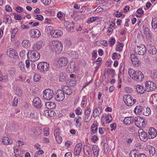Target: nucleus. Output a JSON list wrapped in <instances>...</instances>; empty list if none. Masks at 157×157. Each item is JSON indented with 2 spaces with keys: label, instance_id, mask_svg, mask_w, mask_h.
Segmentation results:
<instances>
[{
  "label": "nucleus",
  "instance_id": "obj_1",
  "mask_svg": "<svg viewBox=\"0 0 157 157\" xmlns=\"http://www.w3.org/2000/svg\"><path fill=\"white\" fill-rule=\"evenodd\" d=\"M49 46L51 49L55 52L61 51L63 48V44L59 41L54 40L50 41Z\"/></svg>",
  "mask_w": 157,
  "mask_h": 157
},
{
  "label": "nucleus",
  "instance_id": "obj_2",
  "mask_svg": "<svg viewBox=\"0 0 157 157\" xmlns=\"http://www.w3.org/2000/svg\"><path fill=\"white\" fill-rule=\"evenodd\" d=\"M27 57L33 62L38 60L40 58V53L36 51L30 50L27 53Z\"/></svg>",
  "mask_w": 157,
  "mask_h": 157
},
{
  "label": "nucleus",
  "instance_id": "obj_3",
  "mask_svg": "<svg viewBox=\"0 0 157 157\" xmlns=\"http://www.w3.org/2000/svg\"><path fill=\"white\" fill-rule=\"evenodd\" d=\"M54 95V93L52 90L47 89L43 91V98L46 100H50L53 97Z\"/></svg>",
  "mask_w": 157,
  "mask_h": 157
},
{
  "label": "nucleus",
  "instance_id": "obj_4",
  "mask_svg": "<svg viewBox=\"0 0 157 157\" xmlns=\"http://www.w3.org/2000/svg\"><path fill=\"white\" fill-rule=\"evenodd\" d=\"M123 99L126 104L128 106L132 105L136 102V100L133 99L132 97L129 95H124Z\"/></svg>",
  "mask_w": 157,
  "mask_h": 157
},
{
  "label": "nucleus",
  "instance_id": "obj_5",
  "mask_svg": "<svg viewBox=\"0 0 157 157\" xmlns=\"http://www.w3.org/2000/svg\"><path fill=\"white\" fill-rule=\"evenodd\" d=\"M146 90L147 92H150L155 90L156 88L155 84L153 82L148 81L146 82L145 84Z\"/></svg>",
  "mask_w": 157,
  "mask_h": 157
},
{
  "label": "nucleus",
  "instance_id": "obj_6",
  "mask_svg": "<svg viewBox=\"0 0 157 157\" xmlns=\"http://www.w3.org/2000/svg\"><path fill=\"white\" fill-rule=\"evenodd\" d=\"M38 69L41 72H44L48 71L50 68L48 63L46 62H42L39 63L37 67Z\"/></svg>",
  "mask_w": 157,
  "mask_h": 157
},
{
  "label": "nucleus",
  "instance_id": "obj_7",
  "mask_svg": "<svg viewBox=\"0 0 157 157\" xmlns=\"http://www.w3.org/2000/svg\"><path fill=\"white\" fill-rule=\"evenodd\" d=\"M137 49L135 50V52L139 55H144L147 51L146 48L144 44H140L139 46H137Z\"/></svg>",
  "mask_w": 157,
  "mask_h": 157
},
{
  "label": "nucleus",
  "instance_id": "obj_8",
  "mask_svg": "<svg viewBox=\"0 0 157 157\" xmlns=\"http://www.w3.org/2000/svg\"><path fill=\"white\" fill-rule=\"evenodd\" d=\"M55 99L57 101H61L64 98L65 95L62 90H58L56 92Z\"/></svg>",
  "mask_w": 157,
  "mask_h": 157
},
{
  "label": "nucleus",
  "instance_id": "obj_9",
  "mask_svg": "<svg viewBox=\"0 0 157 157\" xmlns=\"http://www.w3.org/2000/svg\"><path fill=\"white\" fill-rule=\"evenodd\" d=\"M134 122L137 127L140 128L144 124L145 121L142 117L138 116L134 118Z\"/></svg>",
  "mask_w": 157,
  "mask_h": 157
},
{
  "label": "nucleus",
  "instance_id": "obj_10",
  "mask_svg": "<svg viewBox=\"0 0 157 157\" xmlns=\"http://www.w3.org/2000/svg\"><path fill=\"white\" fill-rule=\"evenodd\" d=\"M138 134L140 139L144 141H146L148 139L147 133H146L142 129H139Z\"/></svg>",
  "mask_w": 157,
  "mask_h": 157
},
{
  "label": "nucleus",
  "instance_id": "obj_11",
  "mask_svg": "<svg viewBox=\"0 0 157 157\" xmlns=\"http://www.w3.org/2000/svg\"><path fill=\"white\" fill-rule=\"evenodd\" d=\"M45 44V42L42 41H38L33 44V49L35 51L38 50L44 46Z\"/></svg>",
  "mask_w": 157,
  "mask_h": 157
},
{
  "label": "nucleus",
  "instance_id": "obj_12",
  "mask_svg": "<svg viewBox=\"0 0 157 157\" xmlns=\"http://www.w3.org/2000/svg\"><path fill=\"white\" fill-rule=\"evenodd\" d=\"M68 63V59L66 57H62L58 61V64L61 67L66 66Z\"/></svg>",
  "mask_w": 157,
  "mask_h": 157
},
{
  "label": "nucleus",
  "instance_id": "obj_13",
  "mask_svg": "<svg viewBox=\"0 0 157 157\" xmlns=\"http://www.w3.org/2000/svg\"><path fill=\"white\" fill-rule=\"evenodd\" d=\"M50 34L53 37L57 38L63 35V33L60 30H52L50 32Z\"/></svg>",
  "mask_w": 157,
  "mask_h": 157
},
{
  "label": "nucleus",
  "instance_id": "obj_14",
  "mask_svg": "<svg viewBox=\"0 0 157 157\" xmlns=\"http://www.w3.org/2000/svg\"><path fill=\"white\" fill-rule=\"evenodd\" d=\"M144 78V75L141 71H136L133 79L137 81H141L143 80Z\"/></svg>",
  "mask_w": 157,
  "mask_h": 157
},
{
  "label": "nucleus",
  "instance_id": "obj_15",
  "mask_svg": "<svg viewBox=\"0 0 157 157\" xmlns=\"http://www.w3.org/2000/svg\"><path fill=\"white\" fill-rule=\"evenodd\" d=\"M29 33L30 37L33 38H38L40 35V31L36 29L31 30Z\"/></svg>",
  "mask_w": 157,
  "mask_h": 157
},
{
  "label": "nucleus",
  "instance_id": "obj_16",
  "mask_svg": "<svg viewBox=\"0 0 157 157\" xmlns=\"http://www.w3.org/2000/svg\"><path fill=\"white\" fill-rule=\"evenodd\" d=\"M62 91L67 95H71L72 92V90L71 86H63L62 87Z\"/></svg>",
  "mask_w": 157,
  "mask_h": 157
},
{
  "label": "nucleus",
  "instance_id": "obj_17",
  "mask_svg": "<svg viewBox=\"0 0 157 157\" xmlns=\"http://www.w3.org/2000/svg\"><path fill=\"white\" fill-rule=\"evenodd\" d=\"M68 71L69 72L72 73L74 72L77 69V67L75 63L73 62H70L67 67Z\"/></svg>",
  "mask_w": 157,
  "mask_h": 157
},
{
  "label": "nucleus",
  "instance_id": "obj_18",
  "mask_svg": "<svg viewBox=\"0 0 157 157\" xmlns=\"http://www.w3.org/2000/svg\"><path fill=\"white\" fill-rule=\"evenodd\" d=\"M82 147V144L81 143H79L76 144L74 150V154L75 155H78L79 154Z\"/></svg>",
  "mask_w": 157,
  "mask_h": 157
},
{
  "label": "nucleus",
  "instance_id": "obj_19",
  "mask_svg": "<svg viewBox=\"0 0 157 157\" xmlns=\"http://www.w3.org/2000/svg\"><path fill=\"white\" fill-rule=\"evenodd\" d=\"M149 138L151 139L155 137L157 135V132L156 129L153 128H150L148 131Z\"/></svg>",
  "mask_w": 157,
  "mask_h": 157
},
{
  "label": "nucleus",
  "instance_id": "obj_20",
  "mask_svg": "<svg viewBox=\"0 0 157 157\" xmlns=\"http://www.w3.org/2000/svg\"><path fill=\"white\" fill-rule=\"evenodd\" d=\"M33 102L34 105L37 108H41L42 105L41 101L38 97H36L34 98Z\"/></svg>",
  "mask_w": 157,
  "mask_h": 157
},
{
  "label": "nucleus",
  "instance_id": "obj_21",
  "mask_svg": "<svg viewBox=\"0 0 157 157\" xmlns=\"http://www.w3.org/2000/svg\"><path fill=\"white\" fill-rule=\"evenodd\" d=\"M7 55L11 57L15 58L17 57V52L13 48H10L7 52Z\"/></svg>",
  "mask_w": 157,
  "mask_h": 157
},
{
  "label": "nucleus",
  "instance_id": "obj_22",
  "mask_svg": "<svg viewBox=\"0 0 157 157\" xmlns=\"http://www.w3.org/2000/svg\"><path fill=\"white\" fill-rule=\"evenodd\" d=\"M83 151L85 155L88 157H89L92 154L91 149L87 145H85L83 146Z\"/></svg>",
  "mask_w": 157,
  "mask_h": 157
},
{
  "label": "nucleus",
  "instance_id": "obj_23",
  "mask_svg": "<svg viewBox=\"0 0 157 157\" xmlns=\"http://www.w3.org/2000/svg\"><path fill=\"white\" fill-rule=\"evenodd\" d=\"M54 136L56 137V139L57 142L60 144L61 143L62 139L61 136L59 135V132L58 129H55L54 131Z\"/></svg>",
  "mask_w": 157,
  "mask_h": 157
},
{
  "label": "nucleus",
  "instance_id": "obj_24",
  "mask_svg": "<svg viewBox=\"0 0 157 157\" xmlns=\"http://www.w3.org/2000/svg\"><path fill=\"white\" fill-rule=\"evenodd\" d=\"M144 107L140 105L136 106L134 109V113L136 114L141 115L142 114L143 110L144 109Z\"/></svg>",
  "mask_w": 157,
  "mask_h": 157
},
{
  "label": "nucleus",
  "instance_id": "obj_25",
  "mask_svg": "<svg viewBox=\"0 0 157 157\" xmlns=\"http://www.w3.org/2000/svg\"><path fill=\"white\" fill-rule=\"evenodd\" d=\"M131 61L132 64L135 66H138L139 61L137 57L134 54H132L130 56Z\"/></svg>",
  "mask_w": 157,
  "mask_h": 157
},
{
  "label": "nucleus",
  "instance_id": "obj_26",
  "mask_svg": "<svg viewBox=\"0 0 157 157\" xmlns=\"http://www.w3.org/2000/svg\"><path fill=\"white\" fill-rule=\"evenodd\" d=\"M134 118L132 117H127L124 118L123 123L126 125H129L134 122Z\"/></svg>",
  "mask_w": 157,
  "mask_h": 157
},
{
  "label": "nucleus",
  "instance_id": "obj_27",
  "mask_svg": "<svg viewBox=\"0 0 157 157\" xmlns=\"http://www.w3.org/2000/svg\"><path fill=\"white\" fill-rule=\"evenodd\" d=\"M94 157H98V156L99 148L96 145L93 146L92 148Z\"/></svg>",
  "mask_w": 157,
  "mask_h": 157
},
{
  "label": "nucleus",
  "instance_id": "obj_28",
  "mask_svg": "<svg viewBox=\"0 0 157 157\" xmlns=\"http://www.w3.org/2000/svg\"><path fill=\"white\" fill-rule=\"evenodd\" d=\"M136 89L137 93L140 94H143L146 91L145 88L144 89L143 86L138 85L136 86Z\"/></svg>",
  "mask_w": 157,
  "mask_h": 157
},
{
  "label": "nucleus",
  "instance_id": "obj_29",
  "mask_svg": "<svg viewBox=\"0 0 157 157\" xmlns=\"http://www.w3.org/2000/svg\"><path fill=\"white\" fill-rule=\"evenodd\" d=\"M101 108L98 107L94 109L93 112V117H96L100 115L101 112Z\"/></svg>",
  "mask_w": 157,
  "mask_h": 157
},
{
  "label": "nucleus",
  "instance_id": "obj_30",
  "mask_svg": "<svg viewBox=\"0 0 157 157\" xmlns=\"http://www.w3.org/2000/svg\"><path fill=\"white\" fill-rule=\"evenodd\" d=\"M151 113V110L150 108L148 107L146 108L145 107H144V109L143 110V111L142 114L146 116H149Z\"/></svg>",
  "mask_w": 157,
  "mask_h": 157
},
{
  "label": "nucleus",
  "instance_id": "obj_31",
  "mask_svg": "<svg viewBox=\"0 0 157 157\" xmlns=\"http://www.w3.org/2000/svg\"><path fill=\"white\" fill-rule=\"evenodd\" d=\"M45 105L47 108L50 109L55 108L56 106V104L54 102H46Z\"/></svg>",
  "mask_w": 157,
  "mask_h": 157
},
{
  "label": "nucleus",
  "instance_id": "obj_32",
  "mask_svg": "<svg viewBox=\"0 0 157 157\" xmlns=\"http://www.w3.org/2000/svg\"><path fill=\"white\" fill-rule=\"evenodd\" d=\"M2 142L3 144L5 145L11 144L12 143V140H10L7 137H4L2 139Z\"/></svg>",
  "mask_w": 157,
  "mask_h": 157
},
{
  "label": "nucleus",
  "instance_id": "obj_33",
  "mask_svg": "<svg viewBox=\"0 0 157 157\" xmlns=\"http://www.w3.org/2000/svg\"><path fill=\"white\" fill-rule=\"evenodd\" d=\"M144 30V34L146 35V37L147 38H150L151 37V32L149 29L147 27H145Z\"/></svg>",
  "mask_w": 157,
  "mask_h": 157
},
{
  "label": "nucleus",
  "instance_id": "obj_34",
  "mask_svg": "<svg viewBox=\"0 0 157 157\" xmlns=\"http://www.w3.org/2000/svg\"><path fill=\"white\" fill-rule=\"evenodd\" d=\"M148 52L150 54L154 55L156 53L157 49L154 46H151L149 48Z\"/></svg>",
  "mask_w": 157,
  "mask_h": 157
},
{
  "label": "nucleus",
  "instance_id": "obj_35",
  "mask_svg": "<svg viewBox=\"0 0 157 157\" xmlns=\"http://www.w3.org/2000/svg\"><path fill=\"white\" fill-rule=\"evenodd\" d=\"M136 72V71H135L132 68H129L128 69V74L133 79L135 76Z\"/></svg>",
  "mask_w": 157,
  "mask_h": 157
},
{
  "label": "nucleus",
  "instance_id": "obj_36",
  "mask_svg": "<svg viewBox=\"0 0 157 157\" xmlns=\"http://www.w3.org/2000/svg\"><path fill=\"white\" fill-rule=\"evenodd\" d=\"M59 80L60 81L63 82L66 80V75L65 73L63 72H60L59 74Z\"/></svg>",
  "mask_w": 157,
  "mask_h": 157
},
{
  "label": "nucleus",
  "instance_id": "obj_37",
  "mask_svg": "<svg viewBox=\"0 0 157 157\" xmlns=\"http://www.w3.org/2000/svg\"><path fill=\"white\" fill-rule=\"evenodd\" d=\"M151 24L153 29H157V19L153 18L151 21Z\"/></svg>",
  "mask_w": 157,
  "mask_h": 157
},
{
  "label": "nucleus",
  "instance_id": "obj_38",
  "mask_svg": "<svg viewBox=\"0 0 157 157\" xmlns=\"http://www.w3.org/2000/svg\"><path fill=\"white\" fill-rule=\"evenodd\" d=\"M149 151L150 155L151 156H153L155 153V148L152 146H150Z\"/></svg>",
  "mask_w": 157,
  "mask_h": 157
},
{
  "label": "nucleus",
  "instance_id": "obj_39",
  "mask_svg": "<svg viewBox=\"0 0 157 157\" xmlns=\"http://www.w3.org/2000/svg\"><path fill=\"white\" fill-rule=\"evenodd\" d=\"M22 46L25 48H27L29 45V40H24L22 43Z\"/></svg>",
  "mask_w": 157,
  "mask_h": 157
},
{
  "label": "nucleus",
  "instance_id": "obj_40",
  "mask_svg": "<svg viewBox=\"0 0 157 157\" xmlns=\"http://www.w3.org/2000/svg\"><path fill=\"white\" fill-rule=\"evenodd\" d=\"M123 44L122 43H120L119 44H118L117 46L116 50L117 51L119 52H121L123 48Z\"/></svg>",
  "mask_w": 157,
  "mask_h": 157
},
{
  "label": "nucleus",
  "instance_id": "obj_41",
  "mask_svg": "<svg viewBox=\"0 0 157 157\" xmlns=\"http://www.w3.org/2000/svg\"><path fill=\"white\" fill-rule=\"evenodd\" d=\"M98 126L96 124H94L91 127V132L94 133H96L98 131Z\"/></svg>",
  "mask_w": 157,
  "mask_h": 157
},
{
  "label": "nucleus",
  "instance_id": "obj_42",
  "mask_svg": "<svg viewBox=\"0 0 157 157\" xmlns=\"http://www.w3.org/2000/svg\"><path fill=\"white\" fill-rule=\"evenodd\" d=\"M18 66L21 71L23 72H25V64L24 63L22 62H20L19 63Z\"/></svg>",
  "mask_w": 157,
  "mask_h": 157
},
{
  "label": "nucleus",
  "instance_id": "obj_43",
  "mask_svg": "<svg viewBox=\"0 0 157 157\" xmlns=\"http://www.w3.org/2000/svg\"><path fill=\"white\" fill-rule=\"evenodd\" d=\"M15 94L21 97L22 95L23 94L22 91L21 89L19 88H17L15 90Z\"/></svg>",
  "mask_w": 157,
  "mask_h": 157
},
{
  "label": "nucleus",
  "instance_id": "obj_44",
  "mask_svg": "<svg viewBox=\"0 0 157 157\" xmlns=\"http://www.w3.org/2000/svg\"><path fill=\"white\" fill-rule=\"evenodd\" d=\"M30 117L32 119H37V113H36L33 111L31 112L30 114Z\"/></svg>",
  "mask_w": 157,
  "mask_h": 157
},
{
  "label": "nucleus",
  "instance_id": "obj_45",
  "mask_svg": "<svg viewBox=\"0 0 157 157\" xmlns=\"http://www.w3.org/2000/svg\"><path fill=\"white\" fill-rule=\"evenodd\" d=\"M45 112L47 113H48V115L51 117H53L54 116L55 113L53 111H52L51 110H46Z\"/></svg>",
  "mask_w": 157,
  "mask_h": 157
},
{
  "label": "nucleus",
  "instance_id": "obj_46",
  "mask_svg": "<svg viewBox=\"0 0 157 157\" xmlns=\"http://www.w3.org/2000/svg\"><path fill=\"white\" fill-rule=\"evenodd\" d=\"M138 154H137L136 153L134 150H132L131 151L129 154L130 157H138Z\"/></svg>",
  "mask_w": 157,
  "mask_h": 157
},
{
  "label": "nucleus",
  "instance_id": "obj_47",
  "mask_svg": "<svg viewBox=\"0 0 157 157\" xmlns=\"http://www.w3.org/2000/svg\"><path fill=\"white\" fill-rule=\"evenodd\" d=\"M41 78L40 75L38 74H35L33 77L34 81L35 82H37Z\"/></svg>",
  "mask_w": 157,
  "mask_h": 157
},
{
  "label": "nucleus",
  "instance_id": "obj_48",
  "mask_svg": "<svg viewBox=\"0 0 157 157\" xmlns=\"http://www.w3.org/2000/svg\"><path fill=\"white\" fill-rule=\"evenodd\" d=\"M76 78H75V77L74 78L71 79L70 81L69 82L70 85L72 86H74L76 84Z\"/></svg>",
  "mask_w": 157,
  "mask_h": 157
},
{
  "label": "nucleus",
  "instance_id": "obj_49",
  "mask_svg": "<svg viewBox=\"0 0 157 157\" xmlns=\"http://www.w3.org/2000/svg\"><path fill=\"white\" fill-rule=\"evenodd\" d=\"M107 72L108 74L112 75H113L115 73V70L112 68H108Z\"/></svg>",
  "mask_w": 157,
  "mask_h": 157
},
{
  "label": "nucleus",
  "instance_id": "obj_50",
  "mask_svg": "<svg viewBox=\"0 0 157 157\" xmlns=\"http://www.w3.org/2000/svg\"><path fill=\"white\" fill-rule=\"evenodd\" d=\"M86 101V96H84L82 98V101L81 103V105L83 107L86 106V103H85Z\"/></svg>",
  "mask_w": 157,
  "mask_h": 157
},
{
  "label": "nucleus",
  "instance_id": "obj_51",
  "mask_svg": "<svg viewBox=\"0 0 157 157\" xmlns=\"http://www.w3.org/2000/svg\"><path fill=\"white\" fill-rule=\"evenodd\" d=\"M34 17H36L35 16H34ZM35 19H36L38 20L39 21H43L44 19L43 16L41 15H37L36 16V17L35 18Z\"/></svg>",
  "mask_w": 157,
  "mask_h": 157
},
{
  "label": "nucleus",
  "instance_id": "obj_52",
  "mask_svg": "<svg viewBox=\"0 0 157 157\" xmlns=\"http://www.w3.org/2000/svg\"><path fill=\"white\" fill-rule=\"evenodd\" d=\"M29 133L30 135H32L33 136H36L39 135L38 134H37V132L35 131V130L34 129H33L32 130H30V131H29Z\"/></svg>",
  "mask_w": 157,
  "mask_h": 157
},
{
  "label": "nucleus",
  "instance_id": "obj_53",
  "mask_svg": "<svg viewBox=\"0 0 157 157\" xmlns=\"http://www.w3.org/2000/svg\"><path fill=\"white\" fill-rule=\"evenodd\" d=\"M44 0H41V1L45 5H47L50 3L51 2V0H46V1L44 2Z\"/></svg>",
  "mask_w": 157,
  "mask_h": 157
},
{
  "label": "nucleus",
  "instance_id": "obj_54",
  "mask_svg": "<svg viewBox=\"0 0 157 157\" xmlns=\"http://www.w3.org/2000/svg\"><path fill=\"white\" fill-rule=\"evenodd\" d=\"M15 10H16V11L17 12H19V13L21 12L23 10V8H22L20 6H17Z\"/></svg>",
  "mask_w": 157,
  "mask_h": 157
},
{
  "label": "nucleus",
  "instance_id": "obj_55",
  "mask_svg": "<svg viewBox=\"0 0 157 157\" xmlns=\"http://www.w3.org/2000/svg\"><path fill=\"white\" fill-rule=\"evenodd\" d=\"M75 25L73 22H71L70 23V25L68 26V29H69L70 31H71L72 29H73V27H74Z\"/></svg>",
  "mask_w": 157,
  "mask_h": 157
},
{
  "label": "nucleus",
  "instance_id": "obj_56",
  "mask_svg": "<svg viewBox=\"0 0 157 157\" xmlns=\"http://www.w3.org/2000/svg\"><path fill=\"white\" fill-rule=\"evenodd\" d=\"M91 109L90 108H88L85 110V115H89L91 113Z\"/></svg>",
  "mask_w": 157,
  "mask_h": 157
},
{
  "label": "nucleus",
  "instance_id": "obj_57",
  "mask_svg": "<svg viewBox=\"0 0 157 157\" xmlns=\"http://www.w3.org/2000/svg\"><path fill=\"white\" fill-rule=\"evenodd\" d=\"M18 102V99L16 98H15L13 102V105L15 106H17V105Z\"/></svg>",
  "mask_w": 157,
  "mask_h": 157
},
{
  "label": "nucleus",
  "instance_id": "obj_58",
  "mask_svg": "<svg viewBox=\"0 0 157 157\" xmlns=\"http://www.w3.org/2000/svg\"><path fill=\"white\" fill-rule=\"evenodd\" d=\"M96 18L95 17H90L88 20L89 22H88V23H90L94 22L96 20Z\"/></svg>",
  "mask_w": 157,
  "mask_h": 157
},
{
  "label": "nucleus",
  "instance_id": "obj_59",
  "mask_svg": "<svg viewBox=\"0 0 157 157\" xmlns=\"http://www.w3.org/2000/svg\"><path fill=\"white\" fill-rule=\"evenodd\" d=\"M110 127L111 128V131H113L116 128V124L115 123L112 124L110 125Z\"/></svg>",
  "mask_w": 157,
  "mask_h": 157
},
{
  "label": "nucleus",
  "instance_id": "obj_60",
  "mask_svg": "<svg viewBox=\"0 0 157 157\" xmlns=\"http://www.w3.org/2000/svg\"><path fill=\"white\" fill-rule=\"evenodd\" d=\"M98 140V136H94L92 137L91 141L92 142H94V143H95Z\"/></svg>",
  "mask_w": 157,
  "mask_h": 157
},
{
  "label": "nucleus",
  "instance_id": "obj_61",
  "mask_svg": "<svg viewBox=\"0 0 157 157\" xmlns=\"http://www.w3.org/2000/svg\"><path fill=\"white\" fill-rule=\"evenodd\" d=\"M14 18L15 19L17 20H21L22 19V17L18 15H16L14 16Z\"/></svg>",
  "mask_w": 157,
  "mask_h": 157
},
{
  "label": "nucleus",
  "instance_id": "obj_62",
  "mask_svg": "<svg viewBox=\"0 0 157 157\" xmlns=\"http://www.w3.org/2000/svg\"><path fill=\"white\" fill-rule=\"evenodd\" d=\"M76 119V123L77 124H79V122L82 120V118L81 117L78 116L77 118L76 117L75 118V120Z\"/></svg>",
  "mask_w": 157,
  "mask_h": 157
},
{
  "label": "nucleus",
  "instance_id": "obj_63",
  "mask_svg": "<svg viewBox=\"0 0 157 157\" xmlns=\"http://www.w3.org/2000/svg\"><path fill=\"white\" fill-rule=\"evenodd\" d=\"M26 53V52L25 51L22 50L20 53V56L21 57H23Z\"/></svg>",
  "mask_w": 157,
  "mask_h": 157
},
{
  "label": "nucleus",
  "instance_id": "obj_64",
  "mask_svg": "<svg viewBox=\"0 0 157 157\" xmlns=\"http://www.w3.org/2000/svg\"><path fill=\"white\" fill-rule=\"evenodd\" d=\"M109 42L111 44H113L115 43V40L114 38H110L109 39Z\"/></svg>",
  "mask_w": 157,
  "mask_h": 157
}]
</instances>
